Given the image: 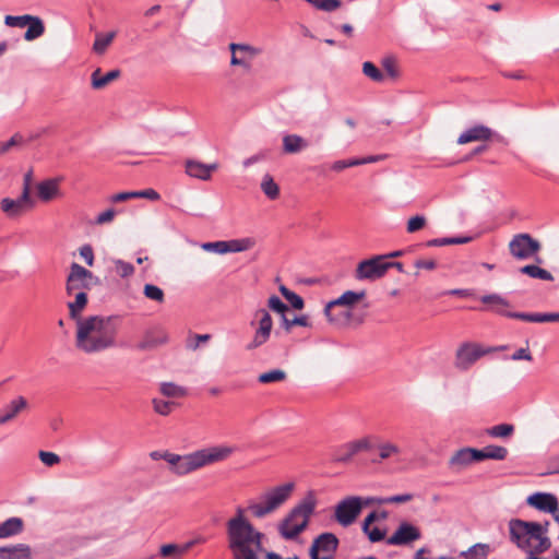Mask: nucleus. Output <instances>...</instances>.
I'll return each instance as SVG.
<instances>
[{"instance_id": "obj_1", "label": "nucleus", "mask_w": 559, "mask_h": 559, "mask_svg": "<svg viewBox=\"0 0 559 559\" xmlns=\"http://www.w3.org/2000/svg\"><path fill=\"white\" fill-rule=\"evenodd\" d=\"M116 317L90 316L78 321L75 346L85 354L107 350L117 345Z\"/></svg>"}, {"instance_id": "obj_2", "label": "nucleus", "mask_w": 559, "mask_h": 559, "mask_svg": "<svg viewBox=\"0 0 559 559\" xmlns=\"http://www.w3.org/2000/svg\"><path fill=\"white\" fill-rule=\"evenodd\" d=\"M508 528L510 542L527 557H538L551 546L550 538L545 536V532L542 531L537 522L511 519Z\"/></svg>"}, {"instance_id": "obj_3", "label": "nucleus", "mask_w": 559, "mask_h": 559, "mask_svg": "<svg viewBox=\"0 0 559 559\" xmlns=\"http://www.w3.org/2000/svg\"><path fill=\"white\" fill-rule=\"evenodd\" d=\"M238 448L230 444L206 447L181 455L176 475L185 476L205 466L228 460Z\"/></svg>"}, {"instance_id": "obj_4", "label": "nucleus", "mask_w": 559, "mask_h": 559, "mask_svg": "<svg viewBox=\"0 0 559 559\" xmlns=\"http://www.w3.org/2000/svg\"><path fill=\"white\" fill-rule=\"evenodd\" d=\"M316 507V496L309 491L278 523L280 535L287 540L298 537L307 528Z\"/></svg>"}, {"instance_id": "obj_5", "label": "nucleus", "mask_w": 559, "mask_h": 559, "mask_svg": "<svg viewBox=\"0 0 559 559\" xmlns=\"http://www.w3.org/2000/svg\"><path fill=\"white\" fill-rule=\"evenodd\" d=\"M294 489V483L269 488L257 500L249 501L247 509L254 518L263 519L280 509L292 497Z\"/></svg>"}, {"instance_id": "obj_6", "label": "nucleus", "mask_w": 559, "mask_h": 559, "mask_svg": "<svg viewBox=\"0 0 559 559\" xmlns=\"http://www.w3.org/2000/svg\"><path fill=\"white\" fill-rule=\"evenodd\" d=\"M365 297V290H346L338 298L329 301L324 307L328 321L335 325L346 324L350 318V309Z\"/></svg>"}, {"instance_id": "obj_7", "label": "nucleus", "mask_w": 559, "mask_h": 559, "mask_svg": "<svg viewBox=\"0 0 559 559\" xmlns=\"http://www.w3.org/2000/svg\"><path fill=\"white\" fill-rule=\"evenodd\" d=\"M480 301L490 306V309L498 314L506 316L512 319L523 321L544 323V322H559V312L551 313H526V312H511L506 311L504 308L510 306L508 299L498 294H489L480 297Z\"/></svg>"}, {"instance_id": "obj_8", "label": "nucleus", "mask_w": 559, "mask_h": 559, "mask_svg": "<svg viewBox=\"0 0 559 559\" xmlns=\"http://www.w3.org/2000/svg\"><path fill=\"white\" fill-rule=\"evenodd\" d=\"M376 503V498L348 496L342 499L334 508V519L343 527L352 525L365 506Z\"/></svg>"}, {"instance_id": "obj_9", "label": "nucleus", "mask_w": 559, "mask_h": 559, "mask_svg": "<svg viewBox=\"0 0 559 559\" xmlns=\"http://www.w3.org/2000/svg\"><path fill=\"white\" fill-rule=\"evenodd\" d=\"M496 347H483L477 343L465 342L455 352L454 367L460 371L468 370L480 357L497 350Z\"/></svg>"}, {"instance_id": "obj_10", "label": "nucleus", "mask_w": 559, "mask_h": 559, "mask_svg": "<svg viewBox=\"0 0 559 559\" xmlns=\"http://www.w3.org/2000/svg\"><path fill=\"white\" fill-rule=\"evenodd\" d=\"M250 325L255 326L252 340L247 345V349L252 350L264 345L271 337L273 320L270 312L264 308L258 309Z\"/></svg>"}, {"instance_id": "obj_11", "label": "nucleus", "mask_w": 559, "mask_h": 559, "mask_svg": "<svg viewBox=\"0 0 559 559\" xmlns=\"http://www.w3.org/2000/svg\"><path fill=\"white\" fill-rule=\"evenodd\" d=\"M389 270L386 255H374L357 264L355 278L358 281H377L383 277Z\"/></svg>"}, {"instance_id": "obj_12", "label": "nucleus", "mask_w": 559, "mask_h": 559, "mask_svg": "<svg viewBox=\"0 0 559 559\" xmlns=\"http://www.w3.org/2000/svg\"><path fill=\"white\" fill-rule=\"evenodd\" d=\"M97 282L93 273L78 263H72L70 273L67 277L66 292L68 296L72 293L85 292L92 288V285Z\"/></svg>"}, {"instance_id": "obj_13", "label": "nucleus", "mask_w": 559, "mask_h": 559, "mask_svg": "<svg viewBox=\"0 0 559 559\" xmlns=\"http://www.w3.org/2000/svg\"><path fill=\"white\" fill-rule=\"evenodd\" d=\"M510 253L518 260H526L540 250V243L528 234H518L509 242Z\"/></svg>"}, {"instance_id": "obj_14", "label": "nucleus", "mask_w": 559, "mask_h": 559, "mask_svg": "<svg viewBox=\"0 0 559 559\" xmlns=\"http://www.w3.org/2000/svg\"><path fill=\"white\" fill-rule=\"evenodd\" d=\"M338 539L333 533H323L312 543L309 554L311 559H333Z\"/></svg>"}, {"instance_id": "obj_15", "label": "nucleus", "mask_w": 559, "mask_h": 559, "mask_svg": "<svg viewBox=\"0 0 559 559\" xmlns=\"http://www.w3.org/2000/svg\"><path fill=\"white\" fill-rule=\"evenodd\" d=\"M231 52L230 64L242 67L246 70L251 69V60L262 52V49L248 44H229Z\"/></svg>"}, {"instance_id": "obj_16", "label": "nucleus", "mask_w": 559, "mask_h": 559, "mask_svg": "<svg viewBox=\"0 0 559 559\" xmlns=\"http://www.w3.org/2000/svg\"><path fill=\"white\" fill-rule=\"evenodd\" d=\"M33 206L34 200L32 199V197H27L26 191H22L21 195L17 199L4 198L0 202L1 211L9 218H17Z\"/></svg>"}, {"instance_id": "obj_17", "label": "nucleus", "mask_w": 559, "mask_h": 559, "mask_svg": "<svg viewBox=\"0 0 559 559\" xmlns=\"http://www.w3.org/2000/svg\"><path fill=\"white\" fill-rule=\"evenodd\" d=\"M420 538L421 532L416 525L409 522H402L388 538L386 543L393 546H406Z\"/></svg>"}, {"instance_id": "obj_18", "label": "nucleus", "mask_w": 559, "mask_h": 559, "mask_svg": "<svg viewBox=\"0 0 559 559\" xmlns=\"http://www.w3.org/2000/svg\"><path fill=\"white\" fill-rule=\"evenodd\" d=\"M372 439V437H364L341 445L335 461L345 463L359 452L372 450L374 448Z\"/></svg>"}, {"instance_id": "obj_19", "label": "nucleus", "mask_w": 559, "mask_h": 559, "mask_svg": "<svg viewBox=\"0 0 559 559\" xmlns=\"http://www.w3.org/2000/svg\"><path fill=\"white\" fill-rule=\"evenodd\" d=\"M168 342L167 332L160 328L155 326L145 331L142 341L138 344L141 350H152Z\"/></svg>"}, {"instance_id": "obj_20", "label": "nucleus", "mask_w": 559, "mask_h": 559, "mask_svg": "<svg viewBox=\"0 0 559 559\" xmlns=\"http://www.w3.org/2000/svg\"><path fill=\"white\" fill-rule=\"evenodd\" d=\"M28 402L24 396H16L0 411V425L15 419L22 412L27 409Z\"/></svg>"}, {"instance_id": "obj_21", "label": "nucleus", "mask_w": 559, "mask_h": 559, "mask_svg": "<svg viewBox=\"0 0 559 559\" xmlns=\"http://www.w3.org/2000/svg\"><path fill=\"white\" fill-rule=\"evenodd\" d=\"M527 503L539 511L549 513L556 510L558 499L552 493L536 492L527 498Z\"/></svg>"}, {"instance_id": "obj_22", "label": "nucleus", "mask_w": 559, "mask_h": 559, "mask_svg": "<svg viewBox=\"0 0 559 559\" xmlns=\"http://www.w3.org/2000/svg\"><path fill=\"white\" fill-rule=\"evenodd\" d=\"M61 178H50L40 181L37 185V195L44 202H49L61 195L60 192Z\"/></svg>"}, {"instance_id": "obj_23", "label": "nucleus", "mask_w": 559, "mask_h": 559, "mask_svg": "<svg viewBox=\"0 0 559 559\" xmlns=\"http://www.w3.org/2000/svg\"><path fill=\"white\" fill-rule=\"evenodd\" d=\"M493 132L490 128L478 124L464 131L457 139L459 144H466L474 141H487L492 136Z\"/></svg>"}, {"instance_id": "obj_24", "label": "nucleus", "mask_w": 559, "mask_h": 559, "mask_svg": "<svg viewBox=\"0 0 559 559\" xmlns=\"http://www.w3.org/2000/svg\"><path fill=\"white\" fill-rule=\"evenodd\" d=\"M74 299L68 302L69 317L71 320L78 321L83 320L82 312L87 305V294L85 292L72 293Z\"/></svg>"}, {"instance_id": "obj_25", "label": "nucleus", "mask_w": 559, "mask_h": 559, "mask_svg": "<svg viewBox=\"0 0 559 559\" xmlns=\"http://www.w3.org/2000/svg\"><path fill=\"white\" fill-rule=\"evenodd\" d=\"M217 169V164H203L197 160H188L186 163V171L189 176L207 180L211 177L213 170Z\"/></svg>"}, {"instance_id": "obj_26", "label": "nucleus", "mask_w": 559, "mask_h": 559, "mask_svg": "<svg viewBox=\"0 0 559 559\" xmlns=\"http://www.w3.org/2000/svg\"><path fill=\"white\" fill-rule=\"evenodd\" d=\"M120 70L115 69L109 71L106 74H102V70L97 68L93 71L91 75V84L94 90H102L106 87L109 83L117 80L120 76Z\"/></svg>"}, {"instance_id": "obj_27", "label": "nucleus", "mask_w": 559, "mask_h": 559, "mask_svg": "<svg viewBox=\"0 0 559 559\" xmlns=\"http://www.w3.org/2000/svg\"><path fill=\"white\" fill-rule=\"evenodd\" d=\"M0 559H32L31 548L22 544L0 547Z\"/></svg>"}, {"instance_id": "obj_28", "label": "nucleus", "mask_w": 559, "mask_h": 559, "mask_svg": "<svg viewBox=\"0 0 559 559\" xmlns=\"http://www.w3.org/2000/svg\"><path fill=\"white\" fill-rule=\"evenodd\" d=\"M308 147V142L298 134L283 136V151L286 154H296Z\"/></svg>"}, {"instance_id": "obj_29", "label": "nucleus", "mask_w": 559, "mask_h": 559, "mask_svg": "<svg viewBox=\"0 0 559 559\" xmlns=\"http://www.w3.org/2000/svg\"><path fill=\"white\" fill-rule=\"evenodd\" d=\"M23 531V521L21 518H10L0 523V538H8L17 535Z\"/></svg>"}, {"instance_id": "obj_30", "label": "nucleus", "mask_w": 559, "mask_h": 559, "mask_svg": "<svg viewBox=\"0 0 559 559\" xmlns=\"http://www.w3.org/2000/svg\"><path fill=\"white\" fill-rule=\"evenodd\" d=\"M27 31L24 34V39L27 41H32L45 33V25L43 20L39 16L32 15L29 23H27Z\"/></svg>"}, {"instance_id": "obj_31", "label": "nucleus", "mask_w": 559, "mask_h": 559, "mask_svg": "<svg viewBox=\"0 0 559 559\" xmlns=\"http://www.w3.org/2000/svg\"><path fill=\"white\" fill-rule=\"evenodd\" d=\"M255 239L251 237L227 240V253L242 252L252 249Z\"/></svg>"}, {"instance_id": "obj_32", "label": "nucleus", "mask_w": 559, "mask_h": 559, "mask_svg": "<svg viewBox=\"0 0 559 559\" xmlns=\"http://www.w3.org/2000/svg\"><path fill=\"white\" fill-rule=\"evenodd\" d=\"M261 190L270 200H275L280 195V187L269 174L262 178Z\"/></svg>"}, {"instance_id": "obj_33", "label": "nucleus", "mask_w": 559, "mask_h": 559, "mask_svg": "<svg viewBox=\"0 0 559 559\" xmlns=\"http://www.w3.org/2000/svg\"><path fill=\"white\" fill-rule=\"evenodd\" d=\"M520 272L522 274L528 275L530 277H533V278H539V280L548 281V282L554 281V276L551 275L550 272H548L547 270L542 269L537 265H533V264L525 265L520 269Z\"/></svg>"}, {"instance_id": "obj_34", "label": "nucleus", "mask_w": 559, "mask_h": 559, "mask_svg": "<svg viewBox=\"0 0 559 559\" xmlns=\"http://www.w3.org/2000/svg\"><path fill=\"white\" fill-rule=\"evenodd\" d=\"M514 433V426L511 424H499L486 429V435L491 438L507 439Z\"/></svg>"}, {"instance_id": "obj_35", "label": "nucleus", "mask_w": 559, "mask_h": 559, "mask_svg": "<svg viewBox=\"0 0 559 559\" xmlns=\"http://www.w3.org/2000/svg\"><path fill=\"white\" fill-rule=\"evenodd\" d=\"M472 454H471V448H464L459 451H456L452 457L450 459L449 464L451 466H457V467H465L469 464H472Z\"/></svg>"}, {"instance_id": "obj_36", "label": "nucleus", "mask_w": 559, "mask_h": 559, "mask_svg": "<svg viewBox=\"0 0 559 559\" xmlns=\"http://www.w3.org/2000/svg\"><path fill=\"white\" fill-rule=\"evenodd\" d=\"M116 32H109L107 34H97L93 45L94 52H96L97 55H103L116 37Z\"/></svg>"}, {"instance_id": "obj_37", "label": "nucleus", "mask_w": 559, "mask_h": 559, "mask_svg": "<svg viewBox=\"0 0 559 559\" xmlns=\"http://www.w3.org/2000/svg\"><path fill=\"white\" fill-rule=\"evenodd\" d=\"M160 393L167 397H182L187 395V390L183 386L177 385L173 382L160 383Z\"/></svg>"}, {"instance_id": "obj_38", "label": "nucleus", "mask_w": 559, "mask_h": 559, "mask_svg": "<svg viewBox=\"0 0 559 559\" xmlns=\"http://www.w3.org/2000/svg\"><path fill=\"white\" fill-rule=\"evenodd\" d=\"M285 316L282 320V326L289 332L295 325L310 326L309 318L307 316Z\"/></svg>"}, {"instance_id": "obj_39", "label": "nucleus", "mask_w": 559, "mask_h": 559, "mask_svg": "<svg viewBox=\"0 0 559 559\" xmlns=\"http://www.w3.org/2000/svg\"><path fill=\"white\" fill-rule=\"evenodd\" d=\"M489 551V545L476 544L462 555L465 556L466 559H487Z\"/></svg>"}, {"instance_id": "obj_40", "label": "nucleus", "mask_w": 559, "mask_h": 559, "mask_svg": "<svg viewBox=\"0 0 559 559\" xmlns=\"http://www.w3.org/2000/svg\"><path fill=\"white\" fill-rule=\"evenodd\" d=\"M362 73L373 82H383L385 76L383 72L370 61L362 63Z\"/></svg>"}, {"instance_id": "obj_41", "label": "nucleus", "mask_w": 559, "mask_h": 559, "mask_svg": "<svg viewBox=\"0 0 559 559\" xmlns=\"http://www.w3.org/2000/svg\"><path fill=\"white\" fill-rule=\"evenodd\" d=\"M143 295L157 304H163L165 301V294L162 288L153 284H145L143 288Z\"/></svg>"}, {"instance_id": "obj_42", "label": "nucleus", "mask_w": 559, "mask_h": 559, "mask_svg": "<svg viewBox=\"0 0 559 559\" xmlns=\"http://www.w3.org/2000/svg\"><path fill=\"white\" fill-rule=\"evenodd\" d=\"M287 374L284 370L281 369H272L270 371L263 372L259 376L258 380L261 383H273L281 382L286 379Z\"/></svg>"}, {"instance_id": "obj_43", "label": "nucleus", "mask_w": 559, "mask_h": 559, "mask_svg": "<svg viewBox=\"0 0 559 559\" xmlns=\"http://www.w3.org/2000/svg\"><path fill=\"white\" fill-rule=\"evenodd\" d=\"M380 462L390 459L401 452L400 448L392 442H381L377 445Z\"/></svg>"}, {"instance_id": "obj_44", "label": "nucleus", "mask_w": 559, "mask_h": 559, "mask_svg": "<svg viewBox=\"0 0 559 559\" xmlns=\"http://www.w3.org/2000/svg\"><path fill=\"white\" fill-rule=\"evenodd\" d=\"M267 307L274 311L281 314V318L283 319L285 316L290 313L288 306L281 300V298L276 295H272L267 300Z\"/></svg>"}, {"instance_id": "obj_45", "label": "nucleus", "mask_w": 559, "mask_h": 559, "mask_svg": "<svg viewBox=\"0 0 559 559\" xmlns=\"http://www.w3.org/2000/svg\"><path fill=\"white\" fill-rule=\"evenodd\" d=\"M487 460L503 461L508 456V449L501 445L490 444L485 447Z\"/></svg>"}, {"instance_id": "obj_46", "label": "nucleus", "mask_w": 559, "mask_h": 559, "mask_svg": "<svg viewBox=\"0 0 559 559\" xmlns=\"http://www.w3.org/2000/svg\"><path fill=\"white\" fill-rule=\"evenodd\" d=\"M427 225V218L424 215L412 216L406 224V231L414 234L421 230Z\"/></svg>"}, {"instance_id": "obj_47", "label": "nucleus", "mask_w": 559, "mask_h": 559, "mask_svg": "<svg viewBox=\"0 0 559 559\" xmlns=\"http://www.w3.org/2000/svg\"><path fill=\"white\" fill-rule=\"evenodd\" d=\"M201 248L206 252L225 254L227 253V240L204 242L201 245Z\"/></svg>"}, {"instance_id": "obj_48", "label": "nucleus", "mask_w": 559, "mask_h": 559, "mask_svg": "<svg viewBox=\"0 0 559 559\" xmlns=\"http://www.w3.org/2000/svg\"><path fill=\"white\" fill-rule=\"evenodd\" d=\"M29 14L25 15H7L4 17V24L10 27H25L31 20Z\"/></svg>"}, {"instance_id": "obj_49", "label": "nucleus", "mask_w": 559, "mask_h": 559, "mask_svg": "<svg viewBox=\"0 0 559 559\" xmlns=\"http://www.w3.org/2000/svg\"><path fill=\"white\" fill-rule=\"evenodd\" d=\"M307 2L313 4L316 8L331 12L337 9L341 5L340 0H306Z\"/></svg>"}, {"instance_id": "obj_50", "label": "nucleus", "mask_w": 559, "mask_h": 559, "mask_svg": "<svg viewBox=\"0 0 559 559\" xmlns=\"http://www.w3.org/2000/svg\"><path fill=\"white\" fill-rule=\"evenodd\" d=\"M412 499H413L412 493H402V495H394V496L385 497L382 499H376V502L380 503V504H393V503L408 502Z\"/></svg>"}, {"instance_id": "obj_51", "label": "nucleus", "mask_w": 559, "mask_h": 559, "mask_svg": "<svg viewBox=\"0 0 559 559\" xmlns=\"http://www.w3.org/2000/svg\"><path fill=\"white\" fill-rule=\"evenodd\" d=\"M115 269L118 275L121 277L131 276L134 273V266L122 260H115Z\"/></svg>"}, {"instance_id": "obj_52", "label": "nucleus", "mask_w": 559, "mask_h": 559, "mask_svg": "<svg viewBox=\"0 0 559 559\" xmlns=\"http://www.w3.org/2000/svg\"><path fill=\"white\" fill-rule=\"evenodd\" d=\"M152 403L154 411L162 416H167L171 412V406L174 405L173 402L159 399H154Z\"/></svg>"}, {"instance_id": "obj_53", "label": "nucleus", "mask_w": 559, "mask_h": 559, "mask_svg": "<svg viewBox=\"0 0 559 559\" xmlns=\"http://www.w3.org/2000/svg\"><path fill=\"white\" fill-rule=\"evenodd\" d=\"M38 457L48 467L55 466L61 461L58 454L48 451H39Z\"/></svg>"}, {"instance_id": "obj_54", "label": "nucleus", "mask_w": 559, "mask_h": 559, "mask_svg": "<svg viewBox=\"0 0 559 559\" xmlns=\"http://www.w3.org/2000/svg\"><path fill=\"white\" fill-rule=\"evenodd\" d=\"M364 533L372 543L381 542L385 537V531L377 526H370L369 530L364 531Z\"/></svg>"}, {"instance_id": "obj_55", "label": "nucleus", "mask_w": 559, "mask_h": 559, "mask_svg": "<svg viewBox=\"0 0 559 559\" xmlns=\"http://www.w3.org/2000/svg\"><path fill=\"white\" fill-rule=\"evenodd\" d=\"M382 67L388 73L389 76L395 79L399 75V71L396 69L395 60L392 57H386L382 60Z\"/></svg>"}, {"instance_id": "obj_56", "label": "nucleus", "mask_w": 559, "mask_h": 559, "mask_svg": "<svg viewBox=\"0 0 559 559\" xmlns=\"http://www.w3.org/2000/svg\"><path fill=\"white\" fill-rule=\"evenodd\" d=\"M180 459H181L180 454L170 453V452L163 453V460H165L170 465L171 472L174 474H176V472H177V468L180 463Z\"/></svg>"}, {"instance_id": "obj_57", "label": "nucleus", "mask_w": 559, "mask_h": 559, "mask_svg": "<svg viewBox=\"0 0 559 559\" xmlns=\"http://www.w3.org/2000/svg\"><path fill=\"white\" fill-rule=\"evenodd\" d=\"M354 166H358L356 158L336 160L333 163L331 168L335 171H341L345 168L354 167Z\"/></svg>"}, {"instance_id": "obj_58", "label": "nucleus", "mask_w": 559, "mask_h": 559, "mask_svg": "<svg viewBox=\"0 0 559 559\" xmlns=\"http://www.w3.org/2000/svg\"><path fill=\"white\" fill-rule=\"evenodd\" d=\"M147 199L151 201H157L159 200L160 195L159 193L154 189H145L141 191H135V199Z\"/></svg>"}, {"instance_id": "obj_59", "label": "nucleus", "mask_w": 559, "mask_h": 559, "mask_svg": "<svg viewBox=\"0 0 559 559\" xmlns=\"http://www.w3.org/2000/svg\"><path fill=\"white\" fill-rule=\"evenodd\" d=\"M115 215H116V211L114 209H108V210L104 211L103 213L98 214L95 223L98 225L110 223L115 218Z\"/></svg>"}, {"instance_id": "obj_60", "label": "nucleus", "mask_w": 559, "mask_h": 559, "mask_svg": "<svg viewBox=\"0 0 559 559\" xmlns=\"http://www.w3.org/2000/svg\"><path fill=\"white\" fill-rule=\"evenodd\" d=\"M80 255L85 260L86 264L92 266L94 263V252L90 245L80 248Z\"/></svg>"}, {"instance_id": "obj_61", "label": "nucleus", "mask_w": 559, "mask_h": 559, "mask_svg": "<svg viewBox=\"0 0 559 559\" xmlns=\"http://www.w3.org/2000/svg\"><path fill=\"white\" fill-rule=\"evenodd\" d=\"M23 143V138L21 134H14L10 140L2 142L4 153L9 152L12 147L21 145Z\"/></svg>"}, {"instance_id": "obj_62", "label": "nucleus", "mask_w": 559, "mask_h": 559, "mask_svg": "<svg viewBox=\"0 0 559 559\" xmlns=\"http://www.w3.org/2000/svg\"><path fill=\"white\" fill-rule=\"evenodd\" d=\"M131 199H135V191H126L111 195L110 202L119 203Z\"/></svg>"}, {"instance_id": "obj_63", "label": "nucleus", "mask_w": 559, "mask_h": 559, "mask_svg": "<svg viewBox=\"0 0 559 559\" xmlns=\"http://www.w3.org/2000/svg\"><path fill=\"white\" fill-rule=\"evenodd\" d=\"M174 554L178 555V545L177 544H165L159 549V555L164 558L169 557Z\"/></svg>"}, {"instance_id": "obj_64", "label": "nucleus", "mask_w": 559, "mask_h": 559, "mask_svg": "<svg viewBox=\"0 0 559 559\" xmlns=\"http://www.w3.org/2000/svg\"><path fill=\"white\" fill-rule=\"evenodd\" d=\"M511 358L513 360H527L531 361L533 359L531 352L527 348L518 349Z\"/></svg>"}]
</instances>
